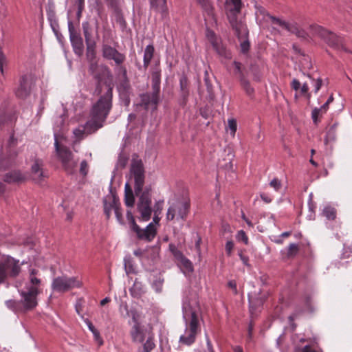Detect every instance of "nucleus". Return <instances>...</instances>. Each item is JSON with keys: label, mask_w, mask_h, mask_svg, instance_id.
<instances>
[{"label": "nucleus", "mask_w": 352, "mask_h": 352, "mask_svg": "<svg viewBox=\"0 0 352 352\" xmlns=\"http://www.w3.org/2000/svg\"><path fill=\"white\" fill-rule=\"evenodd\" d=\"M304 302H305V305L306 307V308L310 311H314V308L312 307V299H311V296H306L304 298Z\"/></svg>", "instance_id": "56"}, {"label": "nucleus", "mask_w": 352, "mask_h": 352, "mask_svg": "<svg viewBox=\"0 0 352 352\" xmlns=\"http://www.w3.org/2000/svg\"><path fill=\"white\" fill-rule=\"evenodd\" d=\"M239 81L246 94L250 97H252L254 93V89L251 86L250 81L246 78H242Z\"/></svg>", "instance_id": "37"}, {"label": "nucleus", "mask_w": 352, "mask_h": 352, "mask_svg": "<svg viewBox=\"0 0 352 352\" xmlns=\"http://www.w3.org/2000/svg\"><path fill=\"white\" fill-rule=\"evenodd\" d=\"M169 250L173 254V256L175 257V258H177L178 261L184 256L182 252L180 250H179L174 244L171 243L169 245Z\"/></svg>", "instance_id": "46"}, {"label": "nucleus", "mask_w": 352, "mask_h": 352, "mask_svg": "<svg viewBox=\"0 0 352 352\" xmlns=\"http://www.w3.org/2000/svg\"><path fill=\"white\" fill-rule=\"evenodd\" d=\"M179 85L182 92V97L183 98L184 100H186L188 96L189 91L188 78L185 75L181 76L179 79Z\"/></svg>", "instance_id": "33"}, {"label": "nucleus", "mask_w": 352, "mask_h": 352, "mask_svg": "<svg viewBox=\"0 0 352 352\" xmlns=\"http://www.w3.org/2000/svg\"><path fill=\"white\" fill-rule=\"evenodd\" d=\"M131 229L136 233L138 239L151 241L156 235V230L153 224L150 223L145 229L142 230L135 223V221L129 223Z\"/></svg>", "instance_id": "20"}, {"label": "nucleus", "mask_w": 352, "mask_h": 352, "mask_svg": "<svg viewBox=\"0 0 352 352\" xmlns=\"http://www.w3.org/2000/svg\"><path fill=\"white\" fill-rule=\"evenodd\" d=\"M82 27L86 45L96 43L94 41L91 40V31L89 23H82Z\"/></svg>", "instance_id": "35"}, {"label": "nucleus", "mask_w": 352, "mask_h": 352, "mask_svg": "<svg viewBox=\"0 0 352 352\" xmlns=\"http://www.w3.org/2000/svg\"><path fill=\"white\" fill-rule=\"evenodd\" d=\"M118 76V90L121 96H127L130 94L131 85L127 77V71L124 66H120L115 69Z\"/></svg>", "instance_id": "17"}, {"label": "nucleus", "mask_w": 352, "mask_h": 352, "mask_svg": "<svg viewBox=\"0 0 352 352\" xmlns=\"http://www.w3.org/2000/svg\"><path fill=\"white\" fill-rule=\"evenodd\" d=\"M151 188L149 186H146L144 192L140 194L138 196V201L137 204V209L141 214V218L144 221L150 219L152 208H151Z\"/></svg>", "instance_id": "12"}, {"label": "nucleus", "mask_w": 352, "mask_h": 352, "mask_svg": "<svg viewBox=\"0 0 352 352\" xmlns=\"http://www.w3.org/2000/svg\"><path fill=\"white\" fill-rule=\"evenodd\" d=\"M309 30V32L306 30L305 32L309 34V36L307 39H302L303 41H309L314 36H318L331 48L336 50L346 51L343 45V38L334 32L316 24L310 25Z\"/></svg>", "instance_id": "3"}, {"label": "nucleus", "mask_w": 352, "mask_h": 352, "mask_svg": "<svg viewBox=\"0 0 352 352\" xmlns=\"http://www.w3.org/2000/svg\"><path fill=\"white\" fill-rule=\"evenodd\" d=\"M36 79L31 74H23L20 76L17 87L14 89L16 97L20 99H26L30 96L35 86Z\"/></svg>", "instance_id": "11"}, {"label": "nucleus", "mask_w": 352, "mask_h": 352, "mask_svg": "<svg viewBox=\"0 0 352 352\" xmlns=\"http://www.w3.org/2000/svg\"><path fill=\"white\" fill-rule=\"evenodd\" d=\"M54 146L63 167L67 173H72L77 166V161L74 159V155L68 147L59 144L56 133H54Z\"/></svg>", "instance_id": "8"}, {"label": "nucleus", "mask_w": 352, "mask_h": 352, "mask_svg": "<svg viewBox=\"0 0 352 352\" xmlns=\"http://www.w3.org/2000/svg\"><path fill=\"white\" fill-rule=\"evenodd\" d=\"M299 252V246L296 243H291L288 246L287 252V258H294L295 257Z\"/></svg>", "instance_id": "43"}, {"label": "nucleus", "mask_w": 352, "mask_h": 352, "mask_svg": "<svg viewBox=\"0 0 352 352\" xmlns=\"http://www.w3.org/2000/svg\"><path fill=\"white\" fill-rule=\"evenodd\" d=\"M267 299L266 294H260L259 296L250 298L249 296L250 309L251 313L256 311L258 308L261 307Z\"/></svg>", "instance_id": "28"}, {"label": "nucleus", "mask_w": 352, "mask_h": 352, "mask_svg": "<svg viewBox=\"0 0 352 352\" xmlns=\"http://www.w3.org/2000/svg\"><path fill=\"white\" fill-rule=\"evenodd\" d=\"M322 85V80L320 78L316 80L314 85V92L316 94L320 89Z\"/></svg>", "instance_id": "64"}, {"label": "nucleus", "mask_w": 352, "mask_h": 352, "mask_svg": "<svg viewBox=\"0 0 352 352\" xmlns=\"http://www.w3.org/2000/svg\"><path fill=\"white\" fill-rule=\"evenodd\" d=\"M270 186L274 188L275 190L278 191L281 187V182L278 178H274L270 183Z\"/></svg>", "instance_id": "51"}, {"label": "nucleus", "mask_w": 352, "mask_h": 352, "mask_svg": "<svg viewBox=\"0 0 352 352\" xmlns=\"http://www.w3.org/2000/svg\"><path fill=\"white\" fill-rule=\"evenodd\" d=\"M190 204L187 201L177 200L173 203L168 209L166 219L172 221L174 219L177 220H186L189 212Z\"/></svg>", "instance_id": "13"}, {"label": "nucleus", "mask_w": 352, "mask_h": 352, "mask_svg": "<svg viewBox=\"0 0 352 352\" xmlns=\"http://www.w3.org/2000/svg\"><path fill=\"white\" fill-rule=\"evenodd\" d=\"M231 3L233 5L234 12L235 13H239L242 7L241 0H230Z\"/></svg>", "instance_id": "52"}, {"label": "nucleus", "mask_w": 352, "mask_h": 352, "mask_svg": "<svg viewBox=\"0 0 352 352\" xmlns=\"http://www.w3.org/2000/svg\"><path fill=\"white\" fill-rule=\"evenodd\" d=\"M125 310L126 316H131L133 322V324H141L139 322V314L135 309L129 310L128 305L126 304L122 306Z\"/></svg>", "instance_id": "40"}, {"label": "nucleus", "mask_w": 352, "mask_h": 352, "mask_svg": "<svg viewBox=\"0 0 352 352\" xmlns=\"http://www.w3.org/2000/svg\"><path fill=\"white\" fill-rule=\"evenodd\" d=\"M130 336L133 343L143 344L142 352H151L155 347L152 331L141 324H133L131 327Z\"/></svg>", "instance_id": "5"}, {"label": "nucleus", "mask_w": 352, "mask_h": 352, "mask_svg": "<svg viewBox=\"0 0 352 352\" xmlns=\"http://www.w3.org/2000/svg\"><path fill=\"white\" fill-rule=\"evenodd\" d=\"M16 142H17V140L16 139L14 138V134H12L10 136V138L8 140V151H14V149H12V147L15 146L16 144Z\"/></svg>", "instance_id": "61"}, {"label": "nucleus", "mask_w": 352, "mask_h": 352, "mask_svg": "<svg viewBox=\"0 0 352 352\" xmlns=\"http://www.w3.org/2000/svg\"><path fill=\"white\" fill-rule=\"evenodd\" d=\"M320 113H321V109H319L318 108H314L312 110L311 118H312V120H313V122H314V124H316L318 123V117Z\"/></svg>", "instance_id": "55"}, {"label": "nucleus", "mask_w": 352, "mask_h": 352, "mask_svg": "<svg viewBox=\"0 0 352 352\" xmlns=\"http://www.w3.org/2000/svg\"><path fill=\"white\" fill-rule=\"evenodd\" d=\"M44 163L41 159H36L31 166V176L36 182H41L46 177L47 173L43 169Z\"/></svg>", "instance_id": "22"}, {"label": "nucleus", "mask_w": 352, "mask_h": 352, "mask_svg": "<svg viewBox=\"0 0 352 352\" xmlns=\"http://www.w3.org/2000/svg\"><path fill=\"white\" fill-rule=\"evenodd\" d=\"M89 72L94 76V78L97 81L96 85V92L97 94H100L102 91V87L105 86V82L102 83V78L104 76L111 78L112 75L111 71L107 66L102 67L101 71H98V65L96 60L89 61Z\"/></svg>", "instance_id": "15"}, {"label": "nucleus", "mask_w": 352, "mask_h": 352, "mask_svg": "<svg viewBox=\"0 0 352 352\" xmlns=\"http://www.w3.org/2000/svg\"><path fill=\"white\" fill-rule=\"evenodd\" d=\"M206 38L219 56L226 59L231 58V53L222 44L221 39L216 36L215 33L212 30H206Z\"/></svg>", "instance_id": "18"}, {"label": "nucleus", "mask_w": 352, "mask_h": 352, "mask_svg": "<svg viewBox=\"0 0 352 352\" xmlns=\"http://www.w3.org/2000/svg\"><path fill=\"white\" fill-rule=\"evenodd\" d=\"M197 334V333L189 331L185 329L184 334L179 338V342L186 346H190L195 342Z\"/></svg>", "instance_id": "29"}, {"label": "nucleus", "mask_w": 352, "mask_h": 352, "mask_svg": "<svg viewBox=\"0 0 352 352\" xmlns=\"http://www.w3.org/2000/svg\"><path fill=\"white\" fill-rule=\"evenodd\" d=\"M298 352H321V351L318 349L314 344H308L302 346Z\"/></svg>", "instance_id": "45"}, {"label": "nucleus", "mask_w": 352, "mask_h": 352, "mask_svg": "<svg viewBox=\"0 0 352 352\" xmlns=\"http://www.w3.org/2000/svg\"><path fill=\"white\" fill-rule=\"evenodd\" d=\"M336 129L337 124H333L328 131L327 132L326 137L324 138V143L327 144L329 142L335 141L336 139Z\"/></svg>", "instance_id": "39"}, {"label": "nucleus", "mask_w": 352, "mask_h": 352, "mask_svg": "<svg viewBox=\"0 0 352 352\" xmlns=\"http://www.w3.org/2000/svg\"><path fill=\"white\" fill-rule=\"evenodd\" d=\"M96 43L86 45V57L88 61L96 60Z\"/></svg>", "instance_id": "36"}, {"label": "nucleus", "mask_w": 352, "mask_h": 352, "mask_svg": "<svg viewBox=\"0 0 352 352\" xmlns=\"http://www.w3.org/2000/svg\"><path fill=\"white\" fill-rule=\"evenodd\" d=\"M250 43L248 41H245L241 43V51L242 53L245 54L249 51Z\"/></svg>", "instance_id": "62"}, {"label": "nucleus", "mask_w": 352, "mask_h": 352, "mask_svg": "<svg viewBox=\"0 0 352 352\" xmlns=\"http://www.w3.org/2000/svg\"><path fill=\"white\" fill-rule=\"evenodd\" d=\"M131 294L134 297H140L144 293V287L138 279H135L133 285L130 289Z\"/></svg>", "instance_id": "32"}, {"label": "nucleus", "mask_w": 352, "mask_h": 352, "mask_svg": "<svg viewBox=\"0 0 352 352\" xmlns=\"http://www.w3.org/2000/svg\"><path fill=\"white\" fill-rule=\"evenodd\" d=\"M82 285V282L77 277L63 275L53 279L52 289L56 292L65 293L74 288H80Z\"/></svg>", "instance_id": "9"}, {"label": "nucleus", "mask_w": 352, "mask_h": 352, "mask_svg": "<svg viewBox=\"0 0 352 352\" xmlns=\"http://www.w3.org/2000/svg\"><path fill=\"white\" fill-rule=\"evenodd\" d=\"M322 214L328 220H334L336 218V210L331 206H326L323 209Z\"/></svg>", "instance_id": "42"}, {"label": "nucleus", "mask_w": 352, "mask_h": 352, "mask_svg": "<svg viewBox=\"0 0 352 352\" xmlns=\"http://www.w3.org/2000/svg\"><path fill=\"white\" fill-rule=\"evenodd\" d=\"M179 261L186 270L189 271H192L193 267L192 263L190 261V260H188L184 256H183Z\"/></svg>", "instance_id": "49"}, {"label": "nucleus", "mask_w": 352, "mask_h": 352, "mask_svg": "<svg viewBox=\"0 0 352 352\" xmlns=\"http://www.w3.org/2000/svg\"><path fill=\"white\" fill-rule=\"evenodd\" d=\"M39 276L40 274L37 270H30L28 280L25 283L24 289L40 294L41 292L42 280Z\"/></svg>", "instance_id": "21"}, {"label": "nucleus", "mask_w": 352, "mask_h": 352, "mask_svg": "<svg viewBox=\"0 0 352 352\" xmlns=\"http://www.w3.org/2000/svg\"><path fill=\"white\" fill-rule=\"evenodd\" d=\"M164 201H158L154 206V214H161L163 209Z\"/></svg>", "instance_id": "57"}, {"label": "nucleus", "mask_w": 352, "mask_h": 352, "mask_svg": "<svg viewBox=\"0 0 352 352\" xmlns=\"http://www.w3.org/2000/svg\"><path fill=\"white\" fill-rule=\"evenodd\" d=\"M208 17L214 19V8L209 0H197Z\"/></svg>", "instance_id": "31"}, {"label": "nucleus", "mask_w": 352, "mask_h": 352, "mask_svg": "<svg viewBox=\"0 0 352 352\" xmlns=\"http://www.w3.org/2000/svg\"><path fill=\"white\" fill-rule=\"evenodd\" d=\"M131 173L134 179V191L136 196L144 192L145 170L141 160H135L131 163Z\"/></svg>", "instance_id": "10"}, {"label": "nucleus", "mask_w": 352, "mask_h": 352, "mask_svg": "<svg viewBox=\"0 0 352 352\" xmlns=\"http://www.w3.org/2000/svg\"><path fill=\"white\" fill-rule=\"evenodd\" d=\"M151 8L161 14L162 18L164 19L168 15L166 0H149Z\"/></svg>", "instance_id": "26"}, {"label": "nucleus", "mask_w": 352, "mask_h": 352, "mask_svg": "<svg viewBox=\"0 0 352 352\" xmlns=\"http://www.w3.org/2000/svg\"><path fill=\"white\" fill-rule=\"evenodd\" d=\"M226 252L228 256H231L233 248H234V243L232 241H228L226 243Z\"/></svg>", "instance_id": "60"}, {"label": "nucleus", "mask_w": 352, "mask_h": 352, "mask_svg": "<svg viewBox=\"0 0 352 352\" xmlns=\"http://www.w3.org/2000/svg\"><path fill=\"white\" fill-rule=\"evenodd\" d=\"M100 128L98 127L89 119L85 124L79 125L73 130V134L75 138V142H80L86 136L96 133Z\"/></svg>", "instance_id": "19"}, {"label": "nucleus", "mask_w": 352, "mask_h": 352, "mask_svg": "<svg viewBox=\"0 0 352 352\" xmlns=\"http://www.w3.org/2000/svg\"><path fill=\"white\" fill-rule=\"evenodd\" d=\"M141 105H143L146 109L153 107L155 109L160 100V94L152 91V93H146L140 96Z\"/></svg>", "instance_id": "24"}, {"label": "nucleus", "mask_w": 352, "mask_h": 352, "mask_svg": "<svg viewBox=\"0 0 352 352\" xmlns=\"http://www.w3.org/2000/svg\"><path fill=\"white\" fill-rule=\"evenodd\" d=\"M236 239L239 241L243 242L245 245L248 244V237L247 234H245V232L242 230H239L237 232V234L236 235Z\"/></svg>", "instance_id": "48"}, {"label": "nucleus", "mask_w": 352, "mask_h": 352, "mask_svg": "<svg viewBox=\"0 0 352 352\" xmlns=\"http://www.w3.org/2000/svg\"><path fill=\"white\" fill-rule=\"evenodd\" d=\"M94 94L98 96L99 98L94 103L90 111V118L98 127L102 128L112 109L113 106V87L110 83L105 82L100 94L94 90Z\"/></svg>", "instance_id": "1"}, {"label": "nucleus", "mask_w": 352, "mask_h": 352, "mask_svg": "<svg viewBox=\"0 0 352 352\" xmlns=\"http://www.w3.org/2000/svg\"><path fill=\"white\" fill-rule=\"evenodd\" d=\"M116 217L118 219V221L120 223H123V218H122V210L120 208V205H118L117 208H115L114 210Z\"/></svg>", "instance_id": "58"}, {"label": "nucleus", "mask_w": 352, "mask_h": 352, "mask_svg": "<svg viewBox=\"0 0 352 352\" xmlns=\"http://www.w3.org/2000/svg\"><path fill=\"white\" fill-rule=\"evenodd\" d=\"M154 47L153 45H147L144 53V67L147 68L153 56Z\"/></svg>", "instance_id": "34"}, {"label": "nucleus", "mask_w": 352, "mask_h": 352, "mask_svg": "<svg viewBox=\"0 0 352 352\" xmlns=\"http://www.w3.org/2000/svg\"><path fill=\"white\" fill-rule=\"evenodd\" d=\"M182 309L186 330L198 333L200 331V327L197 311L192 309L186 302L183 303Z\"/></svg>", "instance_id": "14"}, {"label": "nucleus", "mask_w": 352, "mask_h": 352, "mask_svg": "<svg viewBox=\"0 0 352 352\" xmlns=\"http://www.w3.org/2000/svg\"><path fill=\"white\" fill-rule=\"evenodd\" d=\"M255 8L256 15L258 20L267 21L269 19L272 24L278 25L291 34L296 35L300 39H307L309 38V34L296 21L288 22L280 18L274 16L261 6L256 5Z\"/></svg>", "instance_id": "2"}, {"label": "nucleus", "mask_w": 352, "mask_h": 352, "mask_svg": "<svg viewBox=\"0 0 352 352\" xmlns=\"http://www.w3.org/2000/svg\"><path fill=\"white\" fill-rule=\"evenodd\" d=\"M68 30L69 39L74 53L78 56H81L84 53V43L80 34L75 30L73 23L68 21Z\"/></svg>", "instance_id": "16"}, {"label": "nucleus", "mask_w": 352, "mask_h": 352, "mask_svg": "<svg viewBox=\"0 0 352 352\" xmlns=\"http://www.w3.org/2000/svg\"><path fill=\"white\" fill-rule=\"evenodd\" d=\"M124 202L126 206L133 207L135 203V197L133 192L124 194Z\"/></svg>", "instance_id": "47"}, {"label": "nucleus", "mask_w": 352, "mask_h": 352, "mask_svg": "<svg viewBox=\"0 0 352 352\" xmlns=\"http://www.w3.org/2000/svg\"><path fill=\"white\" fill-rule=\"evenodd\" d=\"M164 280L159 278L155 280L152 285L153 288L157 292H162V285H163Z\"/></svg>", "instance_id": "50"}, {"label": "nucleus", "mask_w": 352, "mask_h": 352, "mask_svg": "<svg viewBox=\"0 0 352 352\" xmlns=\"http://www.w3.org/2000/svg\"><path fill=\"white\" fill-rule=\"evenodd\" d=\"M21 267L19 260L7 256L0 260V285L6 282L8 278H14L21 273Z\"/></svg>", "instance_id": "6"}, {"label": "nucleus", "mask_w": 352, "mask_h": 352, "mask_svg": "<svg viewBox=\"0 0 352 352\" xmlns=\"http://www.w3.org/2000/svg\"><path fill=\"white\" fill-rule=\"evenodd\" d=\"M85 321L89 329L92 332L95 340L97 341L99 343V344H102L103 341L102 338L100 337V332L95 328V327L93 325L90 320L86 319Z\"/></svg>", "instance_id": "38"}, {"label": "nucleus", "mask_w": 352, "mask_h": 352, "mask_svg": "<svg viewBox=\"0 0 352 352\" xmlns=\"http://www.w3.org/2000/svg\"><path fill=\"white\" fill-rule=\"evenodd\" d=\"M309 86H308V84L307 83H304L301 87H300V93L303 96H306L308 98H309L311 97V95L309 93Z\"/></svg>", "instance_id": "59"}, {"label": "nucleus", "mask_w": 352, "mask_h": 352, "mask_svg": "<svg viewBox=\"0 0 352 352\" xmlns=\"http://www.w3.org/2000/svg\"><path fill=\"white\" fill-rule=\"evenodd\" d=\"M39 294L24 289L20 292V300H9L6 301L7 307L15 313H25L35 308L38 305L37 296Z\"/></svg>", "instance_id": "4"}, {"label": "nucleus", "mask_w": 352, "mask_h": 352, "mask_svg": "<svg viewBox=\"0 0 352 352\" xmlns=\"http://www.w3.org/2000/svg\"><path fill=\"white\" fill-rule=\"evenodd\" d=\"M124 269L126 274H135L136 270L133 261L131 257H125L124 259Z\"/></svg>", "instance_id": "41"}, {"label": "nucleus", "mask_w": 352, "mask_h": 352, "mask_svg": "<svg viewBox=\"0 0 352 352\" xmlns=\"http://www.w3.org/2000/svg\"><path fill=\"white\" fill-rule=\"evenodd\" d=\"M152 91L160 94L161 73L160 70L156 69L151 74Z\"/></svg>", "instance_id": "30"}, {"label": "nucleus", "mask_w": 352, "mask_h": 352, "mask_svg": "<svg viewBox=\"0 0 352 352\" xmlns=\"http://www.w3.org/2000/svg\"><path fill=\"white\" fill-rule=\"evenodd\" d=\"M16 155L15 151H7L6 153L2 152L0 158V173L15 165Z\"/></svg>", "instance_id": "23"}, {"label": "nucleus", "mask_w": 352, "mask_h": 352, "mask_svg": "<svg viewBox=\"0 0 352 352\" xmlns=\"http://www.w3.org/2000/svg\"><path fill=\"white\" fill-rule=\"evenodd\" d=\"M238 13H235L234 12V9H230L229 14H228V18L230 23L231 24V26L232 28L235 30L236 34L237 36H240V34L245 31V25L241 23V21H238L236 19V14Z\"/></svg>", "instance_id": "25"}, {"label": "nucleus", "mask_w": 352, "mask_h": 352, "mask_svg": "<svg viewBox=\"0 0 352 352\" xmlns=\"http://www.w3.org/2000/svg\"><path fill=\"white\" fill-rule=\"evenodd\" d=\"M228 128L230 130L231 134L234 135L236 129H237V124L236 121L234 119H230L228 120Z\"/></svg>", "instance_id": "53"}, {"label": "nucleus", "mask_w": 352, "mask_h": 352, "mask_svg": "<svg viewBox=\"0 0 352 352\" xmlns=\"http://www.w3.org/2000/svg\"><path fill=\"white\" fill-rule=\"evenodd\" d=\"M89 170V166L86 160H82L80 163V173L81 175H87Z\"/></svg>", "instance_id": "54"}, {"label": "nucleus", "mask_w": 352, "mask_h": 352, "mask_svg": "<svg viewBox=\"0 0 352 352\" xmlns=\"http://www.w3.org/2000/svg\"><path fill=\"white\" fill-rule=\"evenodd\" d=\"M111 41L113 39L111 33L107 32L103 35L101 49L102 56L107 60H113L118 66L117 67L123 66L122 63L125 61L126 56L110 45Z\"/></svg>", "instance_id": "7"}, {"label": "nucleus", "mask_w": 352, "mask_h": 352, "mask_svg": "<svg viewBox=\"0 0 352 352\" xmlns=\"http://www.w3.org/2000/svg\"><path fill=\"white\" fill-rule=\"evenodd\" d=\"M104 205V212L106 214L107 219L111 216V210H115L118 205H120L118 198L116 196H111L108 199L106 198L103 200Z\"/></svg>", "instance_id": "27"}, {"label": "nucleus", "mask_w": 352, "mask_h": 352, "mask_svg": "<svg viewBox=\"0 0 352 352\" xmlns=\"http://www.w3.org/2000/svg\"><path fill=\"white\" fill-rule=\"evenodd\" d=\"M232 65L234 66V73L239 77V80L242 78H245L242 69V64L240 62L234 61Z\"/></svg>", "instance_id": "44"}, {"label": "nucleus", "mask_w": 352, "mask_h": 352, "mask_svg": "<svg viewBox=\"0 0 352 352\" xmlns=\"http://www.w3.org/2000/svg\"><path fill=\"white\" fill-rule=\"evenodd\" d=\"M300 87H301V84L299 82V80L296 78H294L291 82V87L294 90L298 91L300 89Z\"/></svg>", "instance_id": "63"}]
</instances>
